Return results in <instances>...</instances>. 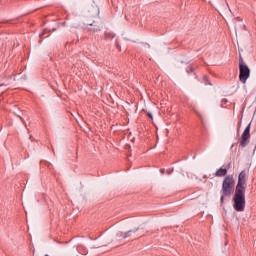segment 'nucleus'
I'll list each match as a JSON object with an SVG mask.
<instances>
[{
	"instance_id": "f257e3e1",
	"label": "nucleus",
	"mask_w": 256,
	"mask_h": 256,
	"mask_svg": "<svg viewBox=\"0 0 256 256\" xmlns=\"http://www.w3.org/2000/svg\"><path fill=\"white\" fill-rule=\"evenodd\" d=\"M249 179V172L242 170L238 175V182L236 184L234 196L232 198V205L234 211L243 213L245 211V191H247V180Z\"/></svg>"
},
{
	"instance_id": "f03ea898",
	"label": "nucleus",
	"mask_w": 256,
	"mask_h": 256,
	"mask_svg": "<svg viewBox=\"0 0 256 256\" xmlns=\"http://www.w3.org/2000/svg\"><path fill=\"white\" fill-rule=\"evenodd\" d=\"M235 189V178L232 174L225 176L222 182V188L220 190V203L223 205L225 203L226 197H231L233 190Z\"/></svg>"
},
{
	"instance_id": "7ed1b4c3",
	"label": "nucleus",
	"mask_w": 256,
	"mask_h": 256,
	"mask_svg": "<svg viewBox=\"0 0 256 256\" xmlns=\"http://www.w3.org/2000/svg\"><path fill=\"white\" fill-rule=\"evenodd\" d=\"M251 76V70L249 69V66L245 64L243 61V58L240 56L239 58V79L241 83H247L248 77Z\"/></svg>"
},
{
	"instance_id": "20e7f679",
	"label": "nucleus",
	"mask_w": 256,
	"mask_h": 256,
	"mask_svg": "<svg viewBox=\"0 0 256 256\" xmlns=\"http://www.w3.org/2000/svg\"><path fill=\"white\" fill-rule=\"evenodd\" d=\"M250 139H251V122L244 129V131L239 139L240 147H242V149H245V147L247 145H249Z\"/></svg>"
},
{
	"instance_id": "39448f33",
	"label": "nucleus",
	"mask_w": 256,
	"mask_h": 256,
	"mask_svg": "<svg viewBox=\"0 0 256 256\" xmlns=\"http://www.w3.org/2000/svg\"><path fill=\"white\" fill-rule=\"evenodd\" d=\"M101 27V21L94 20L86 24V31H88V33H99V31H101Z\"/></svg>"
},
{
	"instance_id": "423d86ee",
	"label": "nucleus",
	"mask_w": 256,
	"mask_h": 256,
	"mask_svg": "<svg viewBox=\"0 0 256 256\" xmlns=\"http://www.w3.org/2000/svg\"><path fill=\"white\" fill-rule=\"evenodd\" d=\"M136 230H130L127 232H119L116 234L117 241H121V239H127V237H131V233H135Z\"/></svg>"
},
{
	"instance_id": "0eeeda50",
	"label": "nucleus",
	"mask_w": 256,
	"mask_h": 256,
	"mask_svg": "<svg viewBox=\"0 0 256 256\" xmlns=\"http://www.w3.org/2000/svg\"><path fill=\"white\" fill-rule=\"evenodd\" d=\"M227 168H220L215 172V177H225L227 175Z\"/></svg>"
},
{
	"instance_id": "6e6552de",
	"label": "nucleus",
	"mask_w": 256,
	"mask_h": 256,
	"mask_svg": "<svg viewBox=\"0 0 256 256\" xmlns=\"http://www.w3.org/2000/svg\"><path fill=\"white\" fill-rule=\"evenodd\" d=\"M104 39L113 40L115 39V34L113 32H105Z\"/></svg>"
},
{
	"instance_id": "1a4fd4ad",
	"label": "nucleus",
	"mask_w": 256,
	"mask_h": 256,
	"mask_svg": "<svg viewBox=\"0 0 256 256\" xmlns=\"http://www.w3.org/2000/svg\"><path fill=\"white\" fill-rule=\"evenodd\" d=\"M203 81H204V84H205V85H213V84L211 83V80H209V76H204V77H203Z\"/></svg>"
},
{
	"instance_id": "9d476101",
	"label": "nucleus",
	"mask_w": 256,
	"mask_h": 256,
	"mask_svg": "<svg viewBox=\"0 0 256 256\" xmlns=\"http://www.w3.org/2000/svg\"><path fill=\"white\" fill-rule=\"evenodd\" d=\"M49 31H51V30L44 29V30L42 31V33L40 34L41 39H43V37H45V35H47V33H49Z\"/></svg>"
},
{
	"instance_id": "9b49d317",
	"label": "nucleus",
	"mask_w": 256,
	"mask_h": 256,
	"mask_svg": "<svg viewBox=\"0 0 256 256\" xmlns=\"http://www.w3.org/2000/svg\"><path fill=\"white\" fill-rule=\"evenodd\" d=\"M187 73H193V71H195V69L193 68V66H190L186 69Z\"/></svg>"
},
{
	"instance_id": "f8f14e48",
	"label": "nucleus",
	"mask_w": 256,
	"mask_h": 256,
	"mask_svg": "<svg viewBox=\"0 0 256 256\" xmlns=\"http://www.w3.org/2000/svg\"><path fill=\"white\" fill-rule=\"evenodd\" d=\"M147 117H149V119L153 120V113L151 112H147Z\"/></svg>"
},
{
	"instance_id": "ddd939ff",
	"label": "nucleus",
	"mask_w": 256,
	"mask_h": 256,
	"mask_svg": "<svg viewBox=\"0 0 256 256\" xmlns=\"http://www.w3.org/2000/svg\"><path fill=\"white\" fill-rule=\"evenodd\" d=\"M116 49H118L119 51H121V45H119V42H116Z\"/></svg>"
},
{
	"instance_id": "4468645a",
	"label": "nucleus",
	"mask_w": 256,
	"mask_h": 256,
	"mask_svg": "<svg viewBox=\"0 0 256 256\" xmlns=\"http://www.w3.org/2000/svg\"><path fill=\"white\" fill-rule=\"evenodd\" d=\"M166 173L167 175H171V173H173V170H167Z\"/></svg>"
},
{
	"instance_id": "2eb2a0df",
	"label": "nucleus",
	"mask_w": 256,
	"mask_h": 256,
	"mask_svg": "<svg viewBox=\"0 0 256 256\" xmlns=\"http://www.w3.org/2000/svg\"><path fill=\"white\" fill-rule=\"evenodd\" d=\"M47 167H51V163L46 162Z\"/></svg>"
},
{
	"instance_id": "dca6fc26",
	"label": "nucleus",
	"mask_w": 256,
	"mask_h": 256,
	"mask_svg": "<svg viewBox=\"0 0 256 256\" xmlns=\"http://www.w3.org/2000/svg\"><path fill=\"white\" fill-rule=\"evenodd\" d=\"M160 172L163 175V173H165V169H161Z\"/></svg>"
},
{
	"instance_id": "f3484780",
	"label": "nucleus",
	"mask_w": 256,
	"mask_h": 256,
	"mask_svg": "<svg viewBox=\"0 0 256 256\" xmlns=\"http://www.w3.org/2000/svg\"><path fill=\"white\" fill-rule=\"evenodd\" d=\"M200 119H203V117L201 115H199Z\"/></svg>"
}]
</instances>
